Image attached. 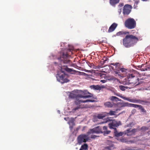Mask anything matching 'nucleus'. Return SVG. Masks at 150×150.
<instances>
[{
	"label": "nucleus",
	"mask_w": 150,
	"mask_h": 150,
	"mask_svg": "<svg viewBox=\"0 0 150 150\" xmlns=\"http://www.w3.org/2000/svg\"><path fill=\"white\" fill-rule=\"evenodd\" d=\"M92 97L91 95L83 96L82 94H69V97L70 98L76 99L74 101V104L75 107L72 109L73 112H75L80 109L86 108L88 107V105L83 104V103L88 102H94L95 100H79V98H86Z\"/></svg>",
	"instance_id": "obj_1"
},
{
	"label": "nucleus",
	"mask_w": 150,
	"mask_h": 150,
	"mask_svg": "<svg viewBox=\"0 0 150 150\" xmlns=\"http://www.w3.org/2000/svg\"><path fill=\"white\" fill-rule=\"evenodd\" d=\"M138 40V38L135 36L128 35L123 39V44L126 47H130L136 44Z\"/></svg>",
	"instance_id": "obj_2"
},
{
	"label": "nucleus",
	"mask_w": 150,
	"mask_h": 150,
	"mask_svg": "<svg viewBox=\"0 0 150 150\" xmlns=\"http://www.w3.org/2000/svg\"><path fill=\"white\" fill-rule=\"evenodd\" d=\"M121 125V123L120 121L117 122L115 120H113L108 124L109 128L110 129H114V135L117 137L122 136L124 134V132H118L117 131L116 127Z\"/></svg>",
	"instance_id": "obj_3"
},
{
	"label": "nucleus",
	"mask_w": 150,
	"mask_h": 150,
	"mask_svg": "<svg viewBox=\"0 0 150 150\" xmlns=\"http://www.w3.org/2000/svg\"><path fill=\"white\" fill-rule=\"evenodd\" d=\"M139 79L134 74H129L124 79L123 83L126 85H136L137 84H136L138 81Z\"/></svg>",
	"instance_id": "obj_4"
},
{
	"label": "nucleus",
	"mask_w": 150,
	"mask_h": 150,
	"mask_svg": "<svg viewBox=\"0 0 150 150\" xmlns=\"http://www.w3.org/2000/svg\"><path fill=\"white\" fill-rule=\"evenodd\" d=\"M73 50V47H72L71 49H69L67 50L66 52H63L62 54L60 55V57L59 59L61 60V61L65 64H70L71 63V61L68 59L70 56L69 55V52H71L72 53L71 50Z\"/></svg>",
	"instance_id": "obj_5"
},
{
	"label": "nucleus",
	"mask_w": 150,
	"mask_h": 150,
	"mask_svg": "<svg viewBox=\"0 0 150 150\" xmlns=\"http://www.w3.org/2000/svg\"><path fill=\"white\" fill-rule=\"evenodd\" d=\"M125 26L129 29H132L136 26V22L133 18H129L127 19L124 23Z\"/></svg>",
	"instance_id": "obj_6"
},
{
	"label": "nucleus",
	"mask_w": 150,
	"mask_h": 150,
	"mask_svg": "<svg viewBox=\"0 0 150 150\" xmlns=\"http://www.w3.org/2000/svg\"><path fill=\"white\" fill-rule=\"evenodd\" d=\"M117 96H119L122 98L124 99L127 100L129 102H133L134 103H141L142 104H144V103H142V102H143L144 103H148V102L147 100H141L139 99H130L128 98H126L125 97H122L121 96L122 94H116Z\"/></svg>",
	"instance_id": "obj_7"
},
{
	"label": "nucleus",
	"mask_w": 150,
	"mask_h": 150,
	"mask_svg": "<svg viewBox=\"0 0 150 150\" xmlns=\"http://www.w3.org/2000/svg\"><path fill=\"white\" fill-rule=\"evenodd\" d=\"M85 134H82L79 135L78 137L77 140L79 144H81L83 142H86L90 139L88 135Z\"/></svg>",
	"instance_id": "obj_8"
},
{
	"label": "nucleus",
	"mask_w": 150,
	"mask_h": 150,
	"mask_svg": "<svg viewBox=\"0 0 150 150\" xmlns=\"http://www.w3.org/2000/svg\"><path fill=\"white\" fill-rule=\"evenodd\" d=\"M101 127L100 126H97L92 129L89 130L87 134H93L94 133L99 134L101 133Z\"/></svg>",
	"instance_id": "obj_9"
},
{
	"label": "nucleus",
	"mask_w": 150,
	"mask_h": 150,
	"mask_svg": "<svg viewBox=\"0 0 150 150\" xmlns=\"http://www.w3.org/2000/svg\"><path fill=\"white\" fill-rule=\"evenodd\" d=\"M132 6L130 5L126 4L123 7V13L124 15L129 14L131 11Z\"/></svg>",
	"instance_id": "obj_10"
},
{
	"label": "nucleus",
	"mask_w": 150,
	"mask_h": 150,
	"mask_svg": "<svg viewBox=\"0 0 150 150\" xmlns=\"http://www.w3.org/2000/svg\"><path fill=\"white\" fill-rule=\"evenodd\" d=\"M137 131V129H134L131 130V129H127L124 132V134H126L128 136H131L134 134Z\"/></svg>",
	"instance_id": "obj_11"
},
{
	"label": "nucleus",
	"mask_w": 150,
	"mask_h": 150,
	"mask_svg": "<svg viewBox=\"0 0 150 150\" xmlns=\"http://www.w3.org/2000/svg\"><path fill=\"white\" fill-rule=\"evenodd\" d=\"M69 94H91L87 91V90L83 91L79 90H74L72 92H68Z\"/></svg>",
	"instance_id": "obj_12"
},
{
	"label": "nucleus",
	"mask_w": 150,
	"mask_h": 150,
	"mask_svg": "<svg viewBox=\"0 0 150 150\" xmlns=\"http://www.w3.org/2000/svg\"><path fill=\"white\" fill-rule=\"evenodd\" d=\"M61 71L62 73L64 72L65 71L68 72H70L73 71H75L74 70L68 68L66 66H64L62 67L61 68Z\"/></svg>",
	"instance_id": "obj_13"
},
{
	"label": "nucleus",
	"mask_w": 150,
	"mask_h": 150,
	"mask_svg": "<svg viewBox=\"0 0 150 150\" xmlns=\"http://www.w3.org/2000/svg\"><path fill=\"white\" fill-rule=\"evenodd\" d=\"M117 25V24L115 23H113L109 27L108 30V32L111 33L113 32L115 30Z\"/></svg>",
	"instance_id": "obj_14"
},
{
	"label": "nucleus",
	"mask_w": 150,
	"mask_h": 150,
	"mask_svg": "<svg viewBox=\"0 0 150 150\" xmlns=\"http://www.w3.org/2000/svg\"><path fill=\"white\" fill-rule=\"evenodd\" d=\"M104 86H100L99 85H93L90 86V88L92 89L96 90H100L104 88Z\"/></svg>",
	"instance_id": "obj_15"
},
{
	"label": "nucleus",
	"mask_w": 150,
	"mask_h": 150,
	"mask_svg": "<svg viewBox=\"0 0 150 150\" xmlns=\"http://www.w3.org/2000/svg\"><path fill=\"white\" fill-rule=\"evenodd\" d=\"M111 131H108L107 130V127L106 126H104L103 127V130L101 129V133L104 134H109Z\"/></svg>",
	"instance_id": "obj_16"
},
{
	"label": "nucleus",
	"mask_w": 150,
	"mask_h": 150,
	"mask_svg": "<svg viewBox=\"0 0 150 150\" xmlns=\"http://www.w3.org/2000/svg\"><path fill=\"white\" fill-rule=\"evenodd\" d=\"M134 105V104L129 103L127 102L121 104V106L122 107H133Z\"/></svg>",
	"instance_id": "obj_17"
},
{
	"label": "nucleus",
	"mask_w": 150,
	"mask_h": 150,
	"mask_svg": "<svg viewBox=\"0 0 150 150\" xmlns=\"http://www.w3.org/2000/svg\"><path fill=\"white\" fill-rule=\"evenodd\" d=\"M120 1V0H109V3L111 5L115 6Z\"/></svg>",
	"instance_id": "obj_18"
},
{
	"label": "nucleus",
	"mask_w": 150,
	"mask_h": 150,
	"mask_svg": "<svg viewBox=\"0 0 150 150\" xmlns=\"http://www.w3.org/2000/svg\"><path fill=\"white\" fill-rule=\"evenodd\" d=\"M106 116V112L103 113L102 114H99L97 115V117L99 119H102Z\"/></svg>",
	"instance_id": "obj_19"
},
{
	"label": "nucleus",
	"mask_w": 150,
	"mask_h": 150,
	"mask_svg": "<svg viewBox=\"0 0 150 150\" xmlns=\"http://www.w3.org/2000/svg\"><path fill=\"white\" fill-rule=\"evenodd\" d=\"M134 106L133 108H137L138 107L141 110L142 112H146V111L145 110L144 108L142 105L135 104H134Z\"/></svg>",
	"instance_id": "obj_20"
},
{
	"label": "nucleus",
	"mask_w": 150,
	"mask_h": 150,
	"mask_svg": "<svg viewBox=\"0 0 150 150\" xmlns=\"http://www.w3.org/2000/svg\"><path fill=\"white\" fill-rule=\"evenodd\" d=\"M104 105L105 107L111 108L113 107V104L110 102H108L104 103Z\"/></svg>",
	"instance_id": "obj_21"
},
{
	"label": "nucleus",
	"mask_w": 150,
	"mask_h": 150,
	"mask_svg": "<svg viewBox=\"0 0 150 150\" xmlns=\"http://www.w3.org/2000/svg\"><path fill=\"white\" fill-rule=\"evenodd\" d=\"M115 149L113 145L109 146H105L104 147V150H113Z\"/></svg>",
	"instance_id": "obj_22"
},
{
	"label": "nucleus",
	"mask_w": 150,
	"mask_h": 150,
	"mask_svg": "<svg viewBox=\"0 0 150 150\" xmlns=\"http://www.w3.org/2000/svg\"><path fill=\"white\" fill-rule=\"evenodd\" d=\"M119 88L122 91H124L126 89H127L128 88H130V87L128 86H125L122 85L119 86Z\"/></svg>",
	"instance_id": "obj_23"
},
{
	"label": "nucleus",
	"mask_w": 150,
	"mask_h": 150,
	"mask_svg": "<svg viewBox=\"0 0 150 150\" xmlns=\"http://www.w3.org/2000/svg\"><path fill=\"white\" fill-rule=\"evenodd\" d=\"M121 141L122 142H125L127 143V144H129V143H134V141L133 140L126 141L125 139H123L121 140Z\"/></svg>",
	"instance_id": "obj_24"
},
{
	"label": "nucleus",
	"mask_w": 150,
	"mask_h": 150,
	"mask_svg": "<svg viewBox=\"0 0 150 150\" xmlns=\"http://www.w3.org/2000/svg\"><path fill=\"white\" fill-rule=\"evenodd\" d=\"M116 112L115 111H112V110H110L109 113H106V114L107 116L108 115H115V113Z\"/></svg>",
	"instance_id": "obj_25"
},
{
	"label": "nucleus",
	"mask_w": 150,
	"mask_h": 150,
	"mask_svg": "<svg viewBox=\"0 0 150 150\" xmlns=\"http://www.w3.org/2000/svg\"><path fill=\"white\" fill-rule=\"evenodd\" d=\"M110 100L113 101H117L118 100H119V99L118 98L115 96H112L110 98Z\"/></svg>",
	"instance_id": "obj_26"
},
{
	"label": "nucleus",
	"mask_w": 150,
	"mask_h": 150,
	"mask_svg": "<svg viewBox=\"0 0 150 150\" xmlns=\"http://www.w3.org/2000/svg\"><path fill=\"white\" fill-rule=\"evenodd\" d=\"M129 33V32H123L120 31L117 33V35H120L123 34H127Z\"/></svg>",
	"instance_id": "obj_27"
},
{
	"label": "nucleus",
	"mask_w": 150,
	"mask_h": 150,
	"mask_svg": "<svg viewBox=\"0 0 150 150\" xmlns=\"http://www.w3.org/2000/svg\"><path fill=\"white\" fill-rule=\"evenodd\" d=\"M88 146L86 144H84L83 145H82L81 146V148L84 150H86L88 149Z\"/></svg>",
	"instance_id": "obj_28"
},
{
	"label": "nucleus",
	"mask_w": 150,
	"mask_h": 150,
	"mask_svg": "<svg viewBox=\"0 0 150 150\" xmlns=\"http://www.w3.org/2000/svg\"><path fill=\"white\" fill-rule=\"evenodd\" d=\"M144 64H142L141 65H139V66H138L137 67L139 68H141L140 70H141V71H144L147 70V69L146 68H142V67L143 66H144Z\"/></svg>",
	"instance_id": "obj_29"
},
{
	"label": "nucleus",
	"mask_w": 150,
	"mask_h": 150,
	"mask_svg": "<svg viewBox=\"0 0 150 150\" xmlns=\"http://www.w3.org/2000/svg\"><path fill=\"white\" fill-rule=\"evenodd\" d=\"M148 129L149 128L148 127L145 126H143L141 128V130L143 131H144Z\"/></svg>",
	"instance_id": "obj_30"
},
{
	"label": "nucleus",
	"mask_w": 150,
	"mask_h": 150,
	"mask_svg": "<svg viewBox=\"0 0 150 150\" xmlns=\"http://www.w3.org/2000/svg\"><path fill=\"white\" fill-rule=\"evenodd\" d=\"M99 136H96L94 134H92L90 137H89V138L92 139H95L97 137H98Z\"/></svg>",
	"instance_id": "obj_31"
},
{
	"label": "nucleus",
	"mask_w": 150,
	"mask_h": 150,
	"mask_svg": "<svg viewBox=\"0 0 150 150\" xmlns=\"http://www.w3.org/2000/svg\"><path fill=\"white\" fill-rule=\"evenodd\" d=\"M120 70L122 72H126L127 70V69H125L124 68H120Z\"/></svg>",
	"instance_id": "obj_32"
},
{
	"label": "nucleus",
	"mask_w": 150,
	"mask_h": 150,
	"mask_svg": "<svg viewBox=\"0 0 150 150\" xmlns=\"http://www.w3.org/2000/svg\"><path fill=\"white\" fill-rule=\"evenodd\" d=\"M63 81L62 82V83H67L69 81V80L67 79H64L63 80Z\"/></svg>",
	"instance_id": "obj_33"
},
{
	"label": "nucleus",
	"mask_w": 150,
	"mask_h": 150,
	"mask_svg": "<svg viewBox=\"0 0 150 150\" xmlns=\"http://www.w3.org/2000/svg\"><path fill=\"white\" fill-rule=\"evenodd\" d=\"M65 76V75L64 74H62L61 75L59 76V77L60 80H63L64 78V77Z\"/></svg>",
	"instance_id": "obj_34"
},
{
	"label": "nucleus",
	"mask_w": 150,
	"mask_h": 150,
	"mask_svg": "<svg viewBox=\"0 0 150 150\" xmlns=\"http://www.w3.org/2000/svg\"><path fill=\"white\" fill-rule=\"evenodd\" d=\"M103 59L104 61V62H105V61H107L108 59L107 57H104Z\"/></svg>",
	"instance_id": "obj_35"
},
{
	"label": "nucleus",
	"mask_w": 150,
	"mask_h": 150,
	"mask_svg": "<svg viewBox=\"0 0 150 150\" xmlns=\"http://www.w3.org/2000/svg\"><path fill=\"white\" fill-rule=\"evenodd\" d=\"M139 1H136L135 2V3H134V6H135V5H136V6H137L138 3H139Z\"/></svg>",
	"instance_id": "obj_36"
},
{
	"label": "nucleus",
	"mask_w": 150,
	"mask_h": 150,
	"mask_svg": "<svg viewBox=\"0 0 150 150\" xmlns=\"http://www.w3.org/2000/svg\"><path fill=\"white\" fill-rule=\"evenodd\" d=\"M124 5V4L123 3H120L119 5V6L120 7Z\"/></svg>",
	"instance_id": "obj_37"
},
{
	"label": "nucleus",
	"mask_w": 150,
	"mask_h": 150,
	"mask_svg": "<svg viewBox=\"0 0 150 150\" xmlns=\"http://www.w3.org/2000/svg\"><path fill=\"white\" fill-rule=\"evenodd\" d=\"M107 81L105 80H101L100 81L103 83H105Z\"/></svg>",
	"instance_id": "obj_38"
},
{
	"label": "nucleus",
	"mask_w": 150,
	"mask_h": 150,
	"mask_svg": "<svg viewBox=\"0 0 150 150\" xmlns=\"http://www.w3.org/2000/svg\"><path fill=\"white\" fill-rule=\"evenodd\" d=\"M89 66L91 67L92 66H93L94 64H91V63H89V64H88Z\"/></svg>",
	"instance_id": "obj_39"
},
{
	"label": "nucleus",
	"mask_w": 150,
	"mask_h": 150,
	"mask_svg": "<svg viewBox=\"0 0 150 150\" xmlns=\"http://www.w3.org/2000/svg\"><path fill=\"white\" fill-rule=\"evenodd\" d=\"M80 73H81V75H85L86 74V73L83 72H79Z\"/></svg>",
	"instance_id": "obj_40"
},
{
	"label": "nucleus",
	"mask_w": 150,
	"mask_h": 150,
	"mask_svg": "<svg viewBox=\"0 0 150 150\" xmlns=\"http://www.w3.org/2000/svg\"><path fill=\"white\" fill-rule=\"evenodd\" d=\"M115 66H117L118 64H119V63L116 62L115 63Z\"/></svg>",
	"instance_id": "obj_41"
},
{
	"label": "nucleus",
	"mask_w": 150,
	"mask_h": 150,
	"mask_svg": "<svg viewBox=\"0 0 150 150\" xmlns=\"http://www.w3.org/2000/svg\"><path fill=\"white\" fill-rule=\"evenodd\" d=\"M110 65H113V66H115V63H114L111 64Z\"/></svg>",
	"instance_id": "obj_42"
},
{
	"label": "nucleus",
	"mask_w": 150,
	"mask_h": 150,
	"mask_svg": "<svg viewBox=\"0 0 150 150\" xmlns=\"http://www.w3.org/2000/svg\"><path fill=\"white\" fill-rule=\"evenodd\" d=\"M137 7V5L136 6V5H135V6H134V8H136Z\"/></svg>",
	"instance_id": "obj_43"
},
{
	"label": "nucleus",
	"mask_w": 150,
	"mask_h": 150,
	"mask_svg": "<svg viewBox=\"0 0 150 150\" xmlns=\"http://www.w3.org/2000/svg\"><path fill=\"white\" fill-rule=\"evenodd\" d=\"M118 73H119V72H117V71H116V72H115V74H118Z\"/></svg>",
	"instance_id": "obj_44"
},
{
	"label": "nucleus",
	"mask_w": 150,
	"mask_h": 150,
	"mask_svg": "<svg viewBox=\"0 0 150 150\" xmlns=\"http://www.w3.org/2000/svg\"><path fill=\"white\" fill-rule=\"evenodd\" d=\"M148 133L149 134H150V131H149V132H148Z\"/></svg>",
	"instance_id": "obj_45"
},
{
	"label": "nucleus",
	"mask_w": 150,
	"mask_h": 150,
	"mask_svg": "<svg viewBox=\"0 0 150 150\" xmlns=\"http://www.w3.org/2000/svg\"><path fill=\"white\" fill-rule=\"evenodd\" d=\"M83 149H82L81 148V149H80L79 150H83Z\"/></svg>",
	"instance_id": "obj_46"
},
{
	"label": "nucleus",
	"mask_w": 150,
	"mask_h": 150,
	"mask_svg": "<svg viewBox=\"0 0 150 150\" xmlns=\"http://www.w3.org/2000/svg\"><path fill=\"white\" fill-rule=\"evenodd\" d=\"M94 99H96V98H93Z\"/></svg>",
	"instance_id": "obj_47"
},
{
	"label": "nucleus",
	"mask_w": 150,
	"mask_h": 150,
	"mask_svg": "<svg viewBox=\"0 0 150 150\" xmlns=\"http://www.w3.org/2000/svg\"><path fill=\"white\" fill-rule=\"evenodd\" d=\"M104 123V122H102V123Z\"/></svg>",
	"instance_id": "obj_48"
},
{
	"label": "nucleus",
	"mask_w": 150,
	"mask_h": 150,
	"mask_svg": "<svg viewBox=\"0 0 150 150\" xmlns=\"http://www.w3.org/2000/svg\"><path fill=\"white\" fill-rule=\"evenodd\" d=\"M64 119H66V118H64Z\"/></svg>",
	"instance_id": "obj_49"
}]
</instances>
